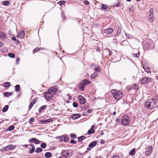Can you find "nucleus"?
<instances>
[{
    "label": "nucleus",
    "mask_w": 158,
    "mask_h": 158,
    "mask_svg": "<svg viewBox=\"0 0 158 158\" xmlns=\"http://www.w3.org/2000/svg\"><path fill=\"white\" fill-rule=\"evenodd\" d=\"M52 156L51 153L48 152L45 153V156L47 158H48L51 157Z\"/></svg>",
    "instance_id": "obj_21"
},
{
    "label": "nucleus",
    "mask_w": 158,
    "mask_h": 158,
    "mask_svg": "<svg viewBox=\"0 0 158 158\" xmlns=\"http://www.w3.org/2000/svg\"><path fill=\"white\" fill-rule=\"evenodd\" d=\"M14 128L15 127L11 125L9 126L8 127V130L9 131H11L14 130Z\"/></svg>",
    "instance_id": "obj_38"
},
{
    "label": "nucleus",
    "mask_w": 158,
    "mask_h": 158,
    "mask_svg": "<svg viewBox=\"0 0 158 158\" xmlns=\"http://www.w3.org/2000/svg\"><path fill=\"white\" fill-rule=\"evenodd\" d=\"M65 3V1H60L58 3L60 5H64Z\"/></svg>",
    "instance_id": "obj_39"
},
{
    "label": "nucleus",
    "mask_w": 158,
    "mask_h": 158,
    "mask_svg": "<svg viewBox=\"0 0 158 158\" xmlns=\"http://www.w3.org/2000/svg\"><path fill=\"white\" fill-rule=\"evenodd\" d=\"M2 50V51L3 52H7V49L6 48H3Z\"/></svg>",
    "instance_id": "obj_58"
},
{
    "label": "nucleus",
    "mask_w": 158,
    "mask_h": 158,
    "mask_svg": "<svg viewBox=\"0 0 158 158\" xmlns=\"http://www.w3.org/2000/svg\"><path fill=\"white\" fill-rule=\"evenodd\" d=\"M135 149L134 148H133L131 150L129 154L130 155L132 156L135 154Z\"/></svg>",
    "instance_id": "obj_30"
},
{
    "label": "nucleus",
    "mask_w": 158,
    "mask_h": 158,
    "mask_svg": "<svg viewBox=\"0 0 158 158\" xmlns=\"http://www.w3.org/2000/svg\"><path fill=\"white\" fill-rule=\"evenodd\" d=\"M84 2L86 5H88L89 4V2L87 1H85Z\"/></svg>",
    "instance_id": "obj_60"
},
{
    "label": "nucleus",
    "mask_w": 158,
    "mask_h": 158,
    "mask_svg": "<svg viewBox=\"0 0 158 158\" xmlns=\"http://www.w3.org/2000/svg\"><path fill=\"white\" fill-rule=\"evenodd\" d=\"M152 78L146 77H143L141 79V82L142 84H144L152 81Z\"/></svg>",
    "instance_id": "obj_6"
},
{
    "label": "nucleus",
    "mask_w": 158,
    "mask_h": 158,
    "mask_svg": "<svg viewBox=\"0 0 158 158\" xmlns=\"http://www.w3.org/2000/svg\"><path fill=\"white\" fill-rule=\"evenodd\" d=\"M111 93L113 94L115 99L117 100H118L121 99L123 93L121 91H117L115 89H113L111 91Z\"/></svg>",
    "instance_id": "obj_2"
},
{
    "label": "nucleus",
    "mask_w": 158,
    "mask_h": 158,
    "mask_svg": "<svg viewBox=\"0 0 158 158\" xmlns=\"http://www.w3.org/2000/svg\"><path fill=\"white\" fill-rule=\"evenodd\" d=\"M35 120L34 118L32 117L29 120V123L31 124Z\"/></svg>",
    "instance_id": "obj_44"
},
{
    "label": "nucleus",
    "mask_w": 158,
    "mask_h": 158,
    "mask_svg": "<svg viewBox=\"0 0 158 158\" xmlns=\"http://www.w3.org/2000/svg\"><path fill=\"white\" fill-rule=\"evenodd\" d=\"M144 70L147 73H149V72H150V70L149 69V68L148 67L144 68Z\"/></svg>",
    "instance_id": "obj_51"
},
{
    "label": "nucleus",
    "mask_w": 158,
    "mask_h": 158,
    "mask_svg": "<svg viewBox=\"0 0 158 158\" xmlns=\"http://www.w3.org/2000/svg\"><path fill=\"white\" fill-rule=\"evenodd\" d=\"M81 116V115L80 114H75L72 115L71 116V118L74 120L76 119Z\"/></svg>",
    "instance_id": "obj_15"
},
{
    "label": "nucleus",
    "mask_w": 158,
    "mask_h": 158,
    "mask_svg": "<svg viewBox=\"0 0 158 158\" xmlns=\"http://www.w3.org/2000/svg\"><path fill=\"white\" fill-rule=\"evenodd\" d=\"M46 144L45 143H42L41 144L40 147L43 148H45L46 147Z\"/></svg>",
    "instance_id": "obj_37"
},
{
    "label": "nucleus",
    "mask_w": 158,
    "mask_h": 158,
    "mask_svg": "<svg viewBox=\"0 0 158 158\" xmlns=\"http://www.w3.org/2000/svg\"><path fill=\"white\" fill-rule=\"evenodd\" d=\"M61 16H62V18L63 19H65L66 17L65 16L64 13V12H62Z\"/></svg>",
    "instance_id": "obj_53"
},
{
    "label": "nucleus",
    "mask_w": 158,
    "mask_h": 158,
    "mask_svg": "<svg viewBox=\"0 0 158 158\" xmlns=\"http://www.w3.org/2000/svg\"><path fill=\"white\" fill-rule=\"evenodd\" d=\"M105 143V141L103 139H101L100 141V143L102 144H104Z\"/></svg>",
    "instance_id": "obj_62"
},
{
    "label": "nucleus",
    "mask_w": 158,
    "mask_h": 158,
    "mask_svg": "<svg viewBox=\"0 0 158 158\" xmlns=\"http://www.w3.org/2000/svg\"><path fill=\"white\" fill-rule=\"evenodd\" d=\"M78 99L79 101L81 104H84L86 102L85 98L81 95L79 96Z\"/></svg>",
    "instance_id": "obj_11"
},
{
    "label": "nucleus",
    "mask_w": 158,
    "mask_h": 158,
    "mask_svg": "<svg viewBox=\"0 0 158 158\" xmlns=\"http://www.w3.org/2000/svg\"><path fill=\"white\" fill-rule=\"evenodd\" d=\"M94 132V130L93 128H91L90 130L88 131L87 132V134L88 135H90L91 134H93Z\"/></svg>",
    "instance_id": "obj_22"
},
{
    "label": "nucleus",
    "mask_w": 158,
    "mask_h": 158,
    "mask_svg": "<svg viewBox=\"0 0 158 158\" xmlns=\"http://www.w3.org/2000/svg\"><path fill=\"white\" fill-rule=\"evenodd\" d=\"M122 30V27L121 26H119L118 27V29L117 31L116 34V36H118L121 34V32Z\"/></svg>",
    "instance_id": "obj_16"
},
{
    "label": "nucleus",
    "mask_w": 158,
    "mask_h": 158,
    "mask_svg": "<svg viewBox=\"0 0 158 158\" xmlns=\"http://www.w3.org/2000/svg\"><path fill=\"white\" fill-rule=\"evenodd\" d=\"M34 105L32 103L30 102V103L29 106V110H30L31 108L32 107V106H33Z\"/></svg>",
    "instance_id": "obj_52"
},
{
    "label": "nucleus",
    "mask_w": 158,
    "mask_h": 158,
    "mask_svg": "<svg viewBox=\"0 0 158 158\" xmlns=\"http://www.w3.org/2000/svg\"><path fill=\"white\" fill-rule=\"evenodd\" d=\"M3 85L4 87L8 88L11 85V84L10 82H7L3 83Z\"/></svg>",
    "instance_id": "obj_18"
},
{
    "label": "nucleus",
    "mask_w": 158,
    "mask_h": 158,
    "mask_svg": "<svg viewBox=\"0 0 158 158\" xmlns=\"http://www.w3.org/2000/svg\"><path fill=\"white\" fill-rule=\"evenodd\" d=\"M42 149L40 148H36L35 151V152L36 153H39L42 152Z\"/></svg>",
    "instance_id": "obj_33"
},
{
    "label": "nucleus",
    "mask_w": 158,
    "mask_h": 158,
    "mask_svg": "<svg viewBox=\"0 0 158 158\" xmlns=\"http://www.w3.org/2000/svg\"><path fill=\"white\" fill-rule=\"evenodd\" d=\"M40 50L39 48H36L33 50V52H36Z\"/></svg>",
    "instance_id": "obj_56"
},
{
    "label": "nucleus",
    "mask_w": 158,
    "mask_h": 158,
    "mask_svg": "<svg viewBox=\"0 0 158 158\" xmlns=\"http://www.w3.org/2000/svg\"><path fill=\"white\" fill-rule=\"evenodd\" d=\"M81 83L85 84V86L86 85L90 83L91 82L89 81L87 79H85L83 81V82Z\"/></svg>",
    "instance_id": "obj_20"
},
{
    "label": "nucleus",
    "mask_w": 158,
    "mask_h": 158,
    "mask_svg": "<svg viewBox=\"0 0 158 158\" xmlns=\"http://www.w3.org/2000/svg\"><path fill=\"white\" fill-rule=\"evenodd\" d=\"M20 89V86L19 85H15V90L16 92H18L19 91Z\"/></svg>",
    "instance_id": "obj_23"
},
{
    "label": "nucleus",
    "mask_w": 158,
    "mask_h": 158,
    "mask_svg": "<svg viewBox=\"0 0 158 158\" xmlns=\"http://www.w3.org/2000/svg\"><path fill=\"white\" fill-rule=\"evenodd\" d=\"M56 86L51 87L48 89V91L52 93L53 95H55L58 90L57 88L56 87Z\"/></svg>",
    "instance_id": "obj_7"
},
{
    "label": "nucleus",
    "mask_w": 158,
    "mask_h": 158,
    "mask_svg": "<svg viewBox=\"0 0 158 158\" xmlns=\"http://www.w3.org/2000/svg\"><path fill=\"white\" fill-rule=\"evenodd\" d=\"M16 147L15 145H13L11 144H10L7 145V146L5 147V149H6V151H8L10 150H13Z\"/></svg>",
    "instance_id": "obj_10"
},
{
    "label": "nucleus",
    "mask_w": 158,
    "mask_h": 158,
    "mask_svg": "<svg viewBox=\"0 0 158 158\" xmlns=\"http://www.w3.org/2000/svg\"><path fill=\"white\" fill-rule=\"evenodd\" d=\"M44 96L45 99L48 101L51 100L54 96L48 91L45 93Z\"/></svg>",
    "instance_id": "obj_5"
},
{
    "label": "nucleus",
    "mask_w": 158,
    "mask_h": 158,
    "mask_svg": "<svg viewBox=\"0 0 158 158\" xmlns=\"http://www.w3.org/2000/svg\"><path fill=\"white\" fill-rule=\"evenodd\" d=\"M34 139L35 138H32L29 140V142L31 143H33L34 142Z\"/></svg>",
    "instance_id": "obj_48"
},
{
    "label": "nucleus",
    "mask_w": 158,
    "mask_h": 158,
    "mask_svg": "<svg viewBox=\"0 0 158 158\" xmlns=\"http://www.w3.org/2000/svg\"><path fill=\"white\" fill-rule=\"evenodd\" d=\"M35 149L31 148L29 151V154H32L35 151Z\"/></svg>",
    "instance_id": "obj_54"
},
{
    "label": "nucleus",
    "mask_w": 158,
    "mask_h": 158,
    "mask_svg": "<svg viewBox=\"0 0 158 158\" xmlns=\"http://www.w3.org/2000/svg\"><path fill=\"white\" fill-rule=\"evenodd\" d=\"M6 36V34L3 32H0V37L2 38H4Z\"/></svg>",
    "instance_id": "obj_31"
},
{
    "label": "nucleus",
    "mask_w": 158,
    "mask_h": 158,
    "mask_svg": "<svg viewBox=\"0 0 158 158\" xmlns=\"http://www.w3.org/2000/svg\"><path fill=\"white\" fill-rule=\"evenodd\" d=\"M102 7H101V9L102 10H105L107 9L108 8V6L107 5L102 4Z\"/></svg>",
    "instance_id": "obj_27"
},
{
    "label": "nucleus",
    "mask_w": 158,
    "mask_h": 158,
    "mask_svg": "<svg viewBox=\"0 0 158 158\" xmlns=\"http://www.w3.org/2000/svg\"><path fill=\"white\" fill-rule=\"evenodd\" d=\"M86 138V137L85 136H80L78 138V141L79 142H80L82 140Z\"/></svg>",
    "instance_id": "obj_24"
},
{
    "label": "nucleus",
    "mask_w": 158,
    "mask_h": 158,
    "mask_svg": "<svg viewBox=\"0 0 158 158\" xmlns=\"http://www.w3.org/2000/svg\"><path fill=\"white\" fill-rule=\"evenodd\" d=\"M25 32L23 31H20L19 32V34L17 35V37L18 38H24L25 36Z\"/></svg>",
    "instance_id": "obj_12"
},
{
    "label": "nucleus",
    "mask_w": 158,
    "mask_h": 158,
    "mask_svg": "<svg viewBox=\"0 0 158 158\" xmlns=\"http://www.w3.org/2000/svg\"><path fill=\"white\" fill-rule=\"evenodd\" d=\"M140 55V53L139 52H138L137 53L133 54V56L135 58H138Z\"/></svg>",
    "instance_id": "obj_34"
},
{
    "label": "nucleus",
    "mask_w": 158,
    "mask_h": 158,
    "mask_svg": "<svg viewBox=\"0 0 158 158\" xmlns=\"http://www.w3.org/2000/svg\"><path fill=\"white\" fill-rule=\"evenodd\" d=\"M94 70L96 71L97 72H99L101 71V69L99 68H95Z\"/></svg>",
    "instance_id": "obj_55"
},
{
    "label": "nucleus",
    "mask_w": 158,
    "mask_h": 158,
    "mask_svg": "<svg viewBox=\"0 0 158 158\" xmlns=\"http://www.w3.org/2000/svg\"><path fill=\"white\" fill-rule=\"evenodd\" d=\"M47 107L46 105H44L43 106L40 107L39 109V113H41L42 110L46 109Z\"/></svg>",
    "instance_id": "obj_17"
},
{
    "label": "nucleus",
    "mask_w": 158,
    "mask_h": 158,
    "mask_svg": "<svg viewBox=\"0 0 158 158\" xmlns=\"http://www.w3.org/2000/svg\"><path fill=\"white\" fill-rule=\"evenodd\" d=\"M121 123L123 126L128 125L130 123V120L128 116L127 115H124L122 118Z\"/></svg>",
    "instance_id": "obj_4"
},
{
    "label": "nucleus",
    "mask_w": 158,
    "mask_h": 158,
    "mask_svg": "<svg viewBox=\"0 0 158 158\" xmlns=\"http://www.w3.org/2000/svg\"><path fill=\"white\" fill-rule=\"evenodd\" d=\"M145 44L144 45V46L145 47H146V48H150V45H149L148 44V42H146L145 43Z\"/></svg>",
    "instance_id": "obj_49"
},
{
    "label": "nucleus",
    "mask_w": 158,
    "mask_h": 158,
    "mask_svg": "<svg viewBox=\"0 0 158 158\" xmlns=\"http://www.w3.org/2000/svg\"><path fill=\"white\" fill-rule=\"evenodd\" d=\"M59 138V140L60 142H62L63 141V135L61 136L60 137H58Z\"/></svg>",
    "instance_id": "obj_47"
},
{
    "label": "nucleus",
    "mask_w": 158,
    "mask_h": 158,
    "mask_svg": "<svg viewBox=\"0 0 158 158\" xmlns=\"http://www.w3.org/2000/svg\"><path fill=\"white\" fill-rule=\"evenodd\" d=\"M70 143H71L74 144L77 143V141H76L73 139L70 141Z\"/></svg>",
    "instance_id": "obj_50"
},
{
    "label": "nucleus",
    "mask_w": 158,
    "mask_h": 158,
    "mask_svg": "<svg viewBox=\"0 0 158 158\" xmlns=\"http://www.w3.org/2000/svg\"><path fill=\"white\" fill-rule=\"evenodd\" d=\"M113 31V29L111 28H110L108 29L105 30L104 31L103 34H110L112 33Z\"/></svg>",
    "instance_id": "obj_13"
},
{
    "label": "nucleus",
    "mask_w": 158,
    "mask_h": 158,
    "mask_svg": "<svg viewBox=\"0 0 158 158\" xmlns=\"http://www.w3.org/2000/svg\"><path fill=\"white\" fill-rule=\"evenodd\" d=\"M153 16H149V21L150 22V23H152L153 21Z\"/></svg>",
    "instance_id": "obj_35"
},
{
    "label": "nucleus",
    "mask_w": 158,
    "mask_h": 158,
    "mask_svg": "<svg viewBox=\"0 0 158 158\" xmlns=\"http://www.w3.org/2000/svg\"><path fill=\"white\" fill-rule=\"evenodd\" d=\"M97 76V73H94L91 75L90 77L91 79H93L95 78Z\"/></svg>",
    "instance_id": "obj_26"
},
{
    "label": "nucleus",
    "mask_w": 158,
    "mask_h": 158,
    "mask_svg": "<svg viewBox=\"0 0 158 158\" xmlns=\"http://www.w3.org/2000/svg\"><path fill=\"white\" fill-rule=\"evenodd\" d=\"M149 16H153V10L152 8H151L149 12Z\"/></svg>",
    "instance_id": "obj_32"
},
{
    "label": "nucleus",
    "mask_w": 158,
    "mask_h": 158,
    "mask_svg": "<svg viewBox=\"0 0 158 158\" xmlns=\"http://www.w3.org/2000/svg\"><path fill=\"white\" fill-rule=\"evenodd\" d=\"M120 5V3L119 2H118V3L115 4L114 6L115 7H118Z\"/></svg>",
    "instance_id": "obj_57"
},
{
    "label": "nucleus",
    "mask_w": 158,
    "mask_h": 158,
    "mask_svg": "<svg viewBox=\"0 0 158 158\" xmlns=\"http://www.w3.org/2000/svg\"><path fill=\"white\" fill-rule=\"evenodd\" d=\"M85 86V84H83L82 83H81L79 85V87L80 90L81 91L83 90L84 89Z\"/></svg>",
    "instance_id": "obj_19"
},
{
    "label": "nucleus",
    "mask_w": 158,
    "mask_h": 158,
    "mask_svg": "<svg viewBox=\"0 0 158 158\" xmlns=\"http://www.w3.org/2000/svg\"><path fill=\"white\" fill-rule=\"evenodd\" d=\"M89 106H87L86 107H83L81 109V110L85 111L87 110H88L89 108Z\"/></svg>",
    "instance_id": "obj_41"
},
{
    "label": "nucleus",
    "mask_w": 158,
    "mask_h": 158,
    "mask_svg": "<svg viewBox=\"0 0 158 158\" xmlns=\"http://www.w3.org/2000/svg\"><path fill=\"white\" fill-rule=\"evenodd\" d=\"M73 153V151L71 150L63 149L61 152V154L65 157L71 156Z\"/></svg>",
    "instance_id": "obj_3"
},
{
    "label": "nucleus",
    "mask_w": 158,
    "mask_h": 158,
    "mask_svg": "<svg viewBox=\"0 0 158 158\" xmlns=\"http://www.w3.org/2000/svg\"><path fill=\"white\" fill-rule=\"evenodd\" d=\"M157 101L154 98L148 99L145 102V105L147 108L154 109L156 106Z\"/></svg>",
    "instance_id": "obj_1"
},
{
    "label": "nucleus",
    "mask_w": 158,
    "mask_h": 158,
    "mask_svg": "<svg viewBox=\"0 0 158 158\" xmlns=\"http://www.w3.org/2000/svg\"><path fill=\"white\" fill-rule=\"evenodd\" d=\"M8 56L11 58H14L15 57V55L13 53H9L8 54Z\"/></svg>",
    "instance_id": "obj_36"
},
{
    "label": "nucleus",
    "mask_w": 158,
    "mask_h": 158,
    "mask_svg": "<svg viewBox=\"0 0 158 158\" xmlns=\"http://www.w3.org/2000/svg\"><path fill=\"white\" fill-rule=\"evenodd\" d=\"M97 143V142L96 141H94L91 142L89 145V147L87 148V150L89 151L91 150V148L96 146Z\"/></svg>",
    "instance_id": "obj_9"
},
{
    "label": "nucleus",
    "mask_w": 158,
    "mask_h": 158,
    "mask_svg": "<svg viewBox=\"0 0 158 158\" xmlns=\"http://www.w3.org/2000/svg\"><path fill=\"white\" fill-rule=\"evenodd\" d=\"M9 2L7 1H6L3 2V5L5 6H7L9 4Z\"/></svg>",
    "instance_id": "obj_45"
},
{
    "label": "nucleus",
    "mask_w": 158,
    "mask_h": 158,
    "mask_svg": "<svg viewBox=\"0 0 158 158\" xmlns=\"http://www.w3.org/2000/svg\"><path fill=\"white\" fill-rule=\"evenodd\" d=\"M73 106L74 107H77L78 106V104L77 103L74 102L73 103Z\"/></svg>",
    "instance_id": "obj_46"
},
{
    "label": "nucleus",
    "mask_w": 158,
    "mask_h": 158,
    "mask_svg": "<svg viewBox=\"0 0 158 158\" xmlns=\"http://www.w3.org/2000/svg\"><path fill=\"white\" fill-rule=\"evenodd\" d=\"M8 108H9V106L8 105H6L4 107V108H3V109L2 110V111L4 112H6L7 110L8 109Z\"/></svg>",
    "instance_id": "obj_29"
},
{
    "label": "nucleus",
    "mask_w": 158,
    "mask_h": 158,
    "mask_svg": "<svg viewBox=\"0 0 158 158\" xmlns=\"http://www.w3.org/2000/svg\"><path fill=\"white\" fill-rule=\"evenodd\" d=\"M125 35L126 37L128 39L132 38V36L128 34L125 33Z\"/></svg>",
    "instance_id": "obj_43"
},
{
    "label": "nucleus",
    "mask_w": 158,
    "mask_h": 158,
    "mask_svg": "<svg viewBox=\"0 0 158 158\" xmlns=\"http://www.w3.org/2000/svg\"><path fill=\"white\" fill-rule=\"evenodd\" d=\"M63 140L65 142H67L69 140V138L67 135L63 136Z\"/></svg>",
    "instance_id": "obj_25"
},
{
    "label": "nucleus",
    "mask_w": 158,
    "mask_h": 158,
    "mask_svg": "<svg viewBox=\"0 0 158 158\" xmlns=\"http://www.w3.org/2000/svg\"><path fill=\"white\" fill-rule=\"evenodd\" d=\"M112 158H120L119 156L117 155H115Z\"/></svg>",
    "instance_id": "obj_61"
},
{
    "label": "nucleus",
    "mask_w": 158,
    "mask_h": 158,
    "mask_svg": "<svg viewBox=\"0 0 158 158\" xmlns=\"http://www.w3.org/2000/svg\"><path fill=\"white\" fill-rule=\"evenodd\" d=\"M12 92H5L4 93V95L6 97H9L12 94Z\"/></svg>",
    "instance_id": "obj_28"
},
{
    "label": "nucleus",
    "mask_w": 158,
    "mask_h": 158,
    "mask_svg": "<svg viewBox=\"0 0 158 158\" xmlns=\"http://www.w3.org/2000/svg\"><path fill=\"white\" fill-rule=\"evenodd\" d=\"M54 120L53 118H50L45 120H42L40 121L41 124H43L46 123H50L52 122Z\"/></svg>",
    "instance_id": "obj_14"
},
{
    "label": "nucleus",
    "mask_w": 158,
    "mask_h": 158,
    "mask_svg": "<svg viewBox=\"0 0 158 158\" xmlns=\"http://www.w3.org/2000/svg\"><path fill=\"white\" fill-rule=\"evenodd\" d=\"M153 147L151 146H148L147 148H146V151L145 152V154L147 156L150 155L152 152Z\"/></svg>",
    "instance_id": "obj_8"
},
{
    "label": "nucleus",
    "mask_w": 158,
    "mask_h": 158,
    "mask_svg": "<svg viewBox=\"0 0 158 158\" xmlns=\"http://www.w3.org/2000/svg\"><path fill=\"white\" fill-rule=\"evenodd\" d=\"M6 149H5V148L3 149H2L0 150V151L2 152H4V151H6Z\"/></svg>",
    "instance_id": "obj_64"
},
{
    "label": "nucleus",
    "mask_w": 158,
    "mask_h": 158,
    "mask_svg": "<svg viewBox=\"0 0 158 158\" xmlns=\"http://www.w3.org/2000/svg\"><path fill=\"white\" fill-rule=\"evenodd\" d=\"M34 142L36 144H39L40 142V141L39 140H38V139H37L35 138V139H34Z\"/></svg>",
    "instance_id": "obj_40"
},
{
    "label": "nucleus",
    "mask_w": 158,
    "mask_h": 158,
    "mask_svg": "<svg viewBox=\"0 0 158 158\" xmlns=\"http://www.w3.org/2000/svg\"><path fill=\"white\" fill-rule=\"evenodd\" d=\"M134 86L135 89H136V90L138 89L139 88L138 87V85L137 84H134Z\"/></svg>",
    "instance_id": "obj_59"
},
{
    "label": "nucleus",
    "mask_w": 158,
    "mask_h": 158,
    "mask_svg": "<svg viewBox=\"0 0 158 158\" xmlns=\"http://www.w3.org/2000/svg\"><path fill=\"white\" fill-rule=\"evenodd\" d=\"M70 136L71 137V138L74 139H76L77 137L76 135L75 134H71L70 135Z\"/></svg>",
    "instance_id": "obj_42"
},
{
    "label": "nucleus",
    "mask_w": 158,
    "mask_h": 158,
    "mask_svg": "<svg viewBox=\"0 0 158 158\" xmlns=\"http://www.w3.org/2000/svg\"><path fill=\"white\" fill-rule=\"evenodd\" d=\"M20 60V59L19 58H17L16 59V63L18 64H19V61Z\"/></svg>",
    "instance_id": "obj_63"
}]
</instances>
